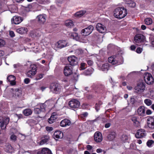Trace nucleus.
<instances>
[{
	"instance_id": "f704fd0d",
	"label": "nucleus",
	"mask_w": 154,
	"mask_h": 154,
	"mask_svg": "<svg viewBox=\"0 0 154 154\" xmlns=\"http://www.w3.org/2000/svg\"><path fill=\"white\" fill-rule=\"evenodd\" d=\"M144 103L147 106H150L152 104L151 100L148 99H146L144 100Z\"/></svg>"
},
{
	"instance_id": "1a4fd4ad",
	"label": "nucleus",
	"mask_w": 154,
	"mask_h": 154,
	"mask_svg": "<svg viewBox=\"0 0 154 154\" xmlns=\"http://www.w3.org/2000/svg\"><path fill=\"white\" fill-rule=\"evenodd\" d=\"M145 82L148 84H152L154 82V79L152 75L149 73H146L144 76Z\"/></svg>"
},
{
	"instance_id": "680f3d73",
	"label": "nucleus",
	"mask_w": 154,
	"mask_h": 154,
	"mask_svg": "<svg viewBox=\"0 0 154 154\" xmlns=\"http://www.w3.org/2000/svg\"><path fill=\"white\" fill-rule=\"evenodd\" d=\"M9 35L11 37H14L15 36V34L13 31H11L9 32Z\"/></svg>"
},
{
	"instance_id": "412c9836",
	"label": "nucleus",
	"mask_w": 154,
	"mask_h": 154,
	"mask_svg": "<svg viewBox=\"0 0 154 154\" xmlns=\"http://www.w3.org/2000/svg\"><path fill=\"white\" fill-rule=\"evenodd\" d=\"M42 140L40 142V145H42L47 143L50 139L49 136L48 135H44L41 138Z\"/></svg>"
},
{
	"instance_id": "6ab92c4d",
	"label": "nucleus",
	"mask_w": 154,
	"mask_h": 154,
	"mask_svg": "<svg viewBox=\"0 0 154 154\" xmlns=\"http://www.w3.org/2000/svg\"><path fill=\"white\" fill-rule=\"evenodd\" d=\"M63 133L60 131H55L53 135L54 137V139H61L63 137Z\"/></svg>"
},
{
	"instance_id": "393cba45",
	"label": "nucleus",
	"mask_w": 154,
	"mask_h": 154,
	"mask_svg": "<svg viewBox=\"0 0 154 154\" xmlns=\"http://www.w3.org/2000/svg\"><path fill=\"white\" fill-rule=\"evenodd\" d=\"M69 105L72 108H76L77 107V100H72L69 101Z\"/></svg>"
},
{
	"instance_id": "7ed1b4c3",
	"label": "nucleus",
	"mask_w": 154,
	"mask_h": 154,
	"mask_svg": "<svg viewBox=\"0 0 154 154\" xmlns=\"http://www.w3.org/2000/svg\"><path fill=\"white\" fill-rule=\"evenodd\" d=\"M145 84L142 81L139 82L135 87L134 89L136 92L140 94L143 92L145 90Z\"/></svg>"
},
{
	"instance_id": "864d4df0",
	"label": "nucleus",
	"mask_w": 154,
	"mask_h": 154,
	"mask_svg": "<svg viewBox=\"0 0 154 154\" xmlns=\"http://www.w3.org/2000/svg\"><path fill=\"white\" fill-rule=\"evenodd\" d=\"M134 125L136 127H139L140 126V122L138 120L133 123Z\"/></svg>"
},
{
	"instance_id": "bf43d9fd",
	"label": "nucleus",
	"mask_w": 154,
	"mask_h": 154,
	"mask_svg": "<svg viewBox=\"0 0 154 154\" xmlns=\"http://www.w3.org/2000/svg\"><path fill=\"white\" fill-rule=\"evenodd\" d=\"M131 120L133 122V123L137 121V118L136 116H133L131 118Z\"/></svg>"
},
{
	"instance_id": "a878e982",
	"label": "nucleus",
	"mask_w": 154,
	"mask_h": 154,
	"mask_svg": "<svg viewBox=\"0 0 154 154\" xmlns=\"http://www.w3.org/2000/svg\"><path fill=\"white\" fill-rule=\"evenodd\" d=\"M39 31L37 30L31 31L30 33V35L32 38L39 36H40Z\"/></svg>"
},
{
	"instance_id": "052dcab7",
	"label": "nucleus",
	"mask_w": 154,
	"mask_h": 154,
	"mask_svg": "<svg viewBox=\"0 0 154 154\" xmlns=\"http://www.w3.org/2000/svg\"><path fill=\"white\" fill-rule=\"evenodd\" d=\"M100 105L97 103H96L95 106V109L97 112H98L100 109Z\"/></svg>"
},
{
	"instance_id": "f03ea898",
	"label": "nucleus",
	"mask_w": 154,
	"mask_h": 154,
	"mask_svg": "<svg viewBox=\"0 0 154 154\" xmlns=\"http://www.w3.org/2000/svg\"><path fill=\"white\" fill-rule=\"evenodd\" d=\"M49 88L51 91L55 94L59 93L61 91L60 85L56 82H53L51 83L50 85Z\"/></svg>"
},
{
	"instance_id": "49530a36",
	"label": "nucleus",
	"mask_w": 154,
	"mask_h": 154,
	"mask_svg": "<svg viewBox=\"0 0 154 154\" xmlns=\"http://www.w3.org/2000/svg\"><path fill=\"white\" fill-rule=\"evenodd\" d=\"M38 108L41 109L42 112H44L45 111V106L44 104H41Z\"/></svg>"
},
{
	"instance_id": "774afa93",
	"label": "nucleus",
	"mask_w": 154,
	"mask_h": 154,
	"mask_svg": "<svg viewBox=\"0 0 154 154\" xmlns=\"http://www.w3.org/2000/svg\"><path fill=\"white\" fill-rule=\"evenodd\" d=\"M87 63L90 66H91L93 63V62L91 60H88L87 61Z\"/></svg>"
},
{
	"instance_id": "bb28decb",
	"label": "nucleus",
	"mask_w": 154,
	"mask_h": 154,
	"mask_svg": "<svg viewBox=\"0 0 154 154\" xmlns=\"http://www.w3.org/2000/svg\"><path fill=\"white\" fill-rule=\"evenodd\" d=\"M27 31V29L25 27H21L17 29V32L21 34H26Z\"/></svg>"
},
{
	"instance_id": "72a5a7b5",
	"label": "nucleus",
	"mask_w": 154,
	"mask_h": 154,
	"mask_svg": "<svg viewBox=\"0 0 154 154\" xmlns=\"http://www.w3.org/2000/svg\"><path fill=\"white\" fill-rule=\"evenodd\" d=\"M145 22L146 24L150 25L152 23V19L150 18H147L145 19Z\"/></svg>"
},
{
	"instance_id": "0eeeda50",
	"label": "nucleus",
	"mask_w": 154,
	"mask_h": 154,
	"mask_svg": "<svg viewBox=\"0 0 154 154\" xmlns=\"http://www.w3.org/2000/svg\"><path fill=\"white\" fill-rule=\"evenodd\" d=\"M134 40L135 43L138 45V44L141 43L145 41V37L142 35L137 34L135 36Z\"/></svg>"
},
{
	"instance_id": "2eb2a0df",
	"label": "nucleus",
	"mask_w": 154,
	"mask_h": 154,
	"mask_svg": "<svg viewBox=\"0 0 154 154\" xmlns=\"http://www.w3.org/2000/svg\"><path fill=\"white\" fill-rule=\"evenodd\" d=\"M23 20V18L20 17L15 16L11 19V21L15 24H18L20 23Z\"/></svg>"
},
{
	"instance_id": "79ce46f5",
	"label": "nucleus",
	"mask_w": 154,
	"mask_h": 154,
	"mask_svg": "<svg viewBox=\"0 0 154 154\" xmlns=\"http://www.w3.org/2000/svg\"><path fill=\"white\" fill-rule=\"evenodd\" d=\"M153 144H154V141L152 140H149L146 143V145L149 147H151Z\"/></svg>"
},
{
	"instance_id": "37998d69",
	"label": "nucleus",
	"mask_w": 154,
	"mask_h": 154,
	"mask_svg": "<svg viewBox=\"0 0 154 154\" xmlns=\"http://www.w3.org/2000/svg\"><path fill=\"white\" fill-rule=\"evenodd\" d=\"M10 138L11 140L15 142L17 140V137L14 134H13L10 136Z\"/></svg>"
},
{
	"instance_id": "f8f14e48",
	"label": "nucleus",
	"mask_w": 154,
	"mask_h": 154,
	"mask_svg": "<svg viewBox=\"0 0 154 154\" xmlns=\"http://www.w3.org/2000/svg\"><path fill=\"white\" fill-rule=\"evenodd\" d=\"M96 28L97 30L101 33H104L106 32V27L101 23H97L96 25Z\"/></svg>"
},
{
	"instance_id": "69168bd1",
	"label": "nucleus",
	"mask_w": 154,
	"mask_h": 154,
	"mask_svg": "<svg viewBox=\"0 0 154 154\" xmlns=\"http://www.w3.org/2000/svg\"><path fill=\"white\" fill-rule=\"evenodd\" d=\"M152 112L150 109H148L146 110V113L147 115H150L152 114Z\"/></svg>"
},
{
	"instance_id": "6e6d98bb",
	"label": "nucleus",
	"mask_w": 154,
	"mask_h": 154,
	"mask_svg": "<svg viewBox=\"0 0 154 154\" xmlns=\"http://www.w3.org/2000/svg\"><path fill=\"white\" fill-rule=\"evenodd\" d=\"M46 129L48 131L50 132L52 131L53 129L52 127L47 126L46 127Z\"/></svg>"
},
{
	"instance_id": "473e14b6",
	"label": "nucleus",
	"mask_w": 154,
	"mask_h": 154,
	"mask_svg": "<svg viewBox=\"0 0 154 154\" xmlns=\"http://www.w3.org/2000/svg\"><path fill=\"white\" fill-rule=\"evenodd\" d=\"M66 46V45H64L62 41H59L57 42V47L59 48H62Z\"/></svg>"
},
{
	"instance_id": "ea45409f",
	"label": "nucleus",
	"mask_w": 154,
	"mask_h": 154,
	"mask_svg": "<svg viewBox=\"0 0 154 154\" xmlns=\"http://www.w3.org/2000/svg\"><path fill=\"white\" fill-rule=\"evenodd\" d=\"M121 139L122 140L123 142H125L128 140V137L126 135L123 134L122 136Z\"/></svg>"
},
{
	"instance_id": "4be33fe9",
	"label": "nucleus",
	"mask_w": 154,
	"mask_h": 154,
	"mask_svg": "<svg viewBox=\"0 0 154 154\" xmlns=\"http://www.w3.org/2000/svg\"><path fill=\"white\" fill-rule=\"evenodd\" d=\"M106 90L105 86L102 84H99L96 91L98 93H102Z\"/></svg>"
},
{
	"instance_id": "f257e3e1",
	"label": "nucleus",
	"mask_w": 154,
	"mask_h": 154,
	"mask_svg": "<svg viewBox=\"0 0 154 154\" xmlns=\"http://www.w3.org/2000/svg\"><path fill=\"white\" fill-rule=\"evenodd\" d=\"M114 16L117 18L122 19L127 14V10L124 7H119L116 8L114 12Z\"/></svg>"
},
{
	"instance_id": "5fc2aeb1",
	"label": "nucleus",
	"mask_w": 154,
	"mask_h": 154,
	"mask_svg": "<svg viewBox=\"0 0 154 154\" xmlns=\"http://www.w3.org/2000/svg\"><path fill=\"white\" fill-rule=\"evenodd\" d=\"M52 117H50V118L48 119V123L50 124L53 123L55 122L54 119H52Z\"/></svg>"
},
{
	"instance_id": "4c0bfd02",
	"label": "nucleus",
	"mask_w": 154,
	"mask_h": 154,
	"mask_svg": "<svg viewBox=\"0 0 154 154\" xmlns=\"http://www.w3.org/2000/svg\"><path fill=\"white\" fill-rule=\"evenodd\" d=\"M57 116L58 115L57 113L55 112H54L52 113L51 117H52V119H53L54 121H55L56 120L57 118Z\"/></svg>"
},
{
	"instance_id": "a211bd4d",
	"label": "nucleus",
	"mask_w": 154,
	"mask_h": 154,
	"mask_svg": "<svg viewBox=\"0 0 154 154\" xmlns=\"http://www.w3.org/2000/svg\"><path fill=\"white\" fill-rule=\"evenodd\" d=\"M7 79L11 85L14 86L16 85V77L14 76L13 75H9Z\"/></svg>"
},
{
	"instance_id": "8fccbe9b",
	"label": "nucleus",
	"mask_w": 154,
	"mask_h": 154,
	"mask_svg": "<svg viewBox=\"0 0 154 154\" xmlns=\"http://www.w3.org/2000/svg\"><path fill=\"white\" fill-rule=\"evenodd\" d=\"M136 6V4L135 2H131L130 3H129V7L134 8Z\"/></svg>"
},
{
	"instance_id": "423d86ee",
	"label": "nucleus",
	"mask_w": 154,
	"mask_h": 154,
	"mask_svg": "<svg viewBox=\"0 0 154 154\" xmlns=\"http://www.w3.org/2000/svg\"><path fill=\"white\" fill-rule=\"evenodd\" d=\"M94 27L92 25L89 26L88 27L83 29L81 32V33L84 36H87L90 35L92 32Z\"/></svg>"
},
{
	"instance_id": "a19ab883",
	"label": "nucleus",
	"mask_w": 154,
	"mask_h": 154,
	"mask_svg": "<svg viewBox=\"0 0 154 154\" xmlns=\"http://www.w3.org/2000/svg\"><path fill=\"white\" fill-rule=\"evenodd\" d=\"M42 111L38 107H36L34 109V112L35 114H38L40 113Z\"/></svg>"
},
{
	"instance_id": "ddd939ff",
	"label": "nucleus",
	"mask_w": 154,
	"mask_h": 154,
	"mask_svg": "<svg viewBox=\"0 0 154 154\" xmlns=\"http://www.w3.org/2000/svg\"><path fill=\"white\" fill-rule=\"evenodd\" d=\"M94 140L96 142H100L103 139L101 133L99 132H95L94 135Z\"/></svg>"
},
{
	"instance_id": "a18cd8bd",
	"label": "nucleus",
	"mask_w": 154,
	"mask_h": 154,
	"mask_svg": "<svg viewBox=\"0 0 154 154\" xmlns=\"http://www.w3.org/2000/svg\"><path fill=\"white\" fill-rule=\"evenodd\" d=\"M71 38H73L77 40V33H73L71 34L70 36Z\"/></svg>"
},
{
	"instance_id": "6e6552de",
	"label": "nucleus",
	"mask_w": 154,
	"mask_h": 154,
	"mask_svg": "<svg viewBox=\"0 0 154 154\" xmlns=\"http://www.w3.org/2000/svg\"><path fill=\"white\" fill-rule=\"evenodd\" d=\"M10 119L6 118L3 119H0V126L2 130H5L7 125L9 123Z\"/></svg>"
},
{
	"instance_id": "c03bdc74",
	"label": "nucleus",
	"mask_w": 154,
	"mask_h": 154,
	"mask_svg": "<svg viewBox=\"0 0 154 154\" xmlns=\"http://www.w3.org/2000/svg\"><path fill=\"white\" fill-rule=\"evenodd\" d=\"M44 75V74L41 73L38 74L35 78V80H38L42 79L43 78Z\"/></svg>"
},
{
	"instance_id": "603ef678",
	"label": "nucleus",
	"mask_w": 154,
	"mask_h": 154,
	"mask_svg": "<svg viewBox=\"0 0 154 154\" xmlns=\"http://www.w3.org/2000/svg\"><path fill=\"white\" fill-rule=\"evenodd\" d=\"M47 0H39V2L41 4H46L47 3Z\"/></svg>"
},
{
	"instance_id": "e2e57ef3",
	"label": "nucleus",
	"mask_w": 154,
	"mask_h": 154,
	"mask_svg": "<svg viewBox=\"0 0 154 154\" xmlns=\"http://www.w3.org/2000/svg\"><path fill=\"white\" fill-rule=\"evenodd\" d=\"M142 49L140 48H138L136 50V52L137 53L140 54L142 51Z\"/></svg>"
},
{
	"instance_id": "3c124183",
	"label": "nucleus",
	"mask_w": 154,
	"mask_h": 154,
	"mask_svg": "<svg viewBox=\"0 0 154 154\" xmlns=\"http://www.w3.org/2000/svg\"><path fill=\"white\" fill-rule=\"evenodd\" d=\"M85 63H82L81 64V66L80 67V70H82L85 69Z\"/></svg>"
},
{
	"instance_id": "de8ad7c7",
	"label": "nucleus",
	"mask_w": 154,
	"mask_h": 154,
	"mask_svg": "<svg viewBox=\"0 0 154 154\" xmlns=\"http://www.w3.org/2000/svg\"><path fill=\"white\" fill-rule=\"evenodd\" d=\"M5 44V41L2 39H0V48L3 47Z\"/></svg>"
},
{
	"instance_id": "4d7b16f0",
	"label": "nucleus",
	"mask_w": 154,
	"mask_h": 154,
	"mask_svg": "<svg viewBox=\"0 0 154 154\" xmlns=\"http://www.w3.org/2000/svg\"><path fill=\"white\" fill-rule=\"evenodd\" d=\"M30 82V79L29 78H25L24 80V82L26 84H29Z\"/></svg>"
},
{
	"instance_id": "338daca9",
	"label": "nucleus",
	"mask_w": 154,
	"mask_h": 154,
	"mask_svg": "<svg viewBox=\"0 0 154 154\" xmlns=\"http://www.w3.org/2000/svg\"><path fill=\"white\" fill-rule=\"evenodd\" d=\"M111 125V124L108 123L105 124V127L106 128H108L110 127Z\"/></svg>"
},
{
	"instance_id": "aec40b11",
	"label": "nucleus",
	"mask_w": 154,
	"mask_h": 154,
	"mask_svg": "<svg viewBox=\"0 0 154 154\" xmlns=\"http://www.w3.org/2000/svg\"><path fill=\"white\" fill-rule=\"evenodd\" d=\"M137 112L139 116H143L146 115L145 107L143 106H141L139 107L138 109Z\"/></svg>"
},
{
	"instance_id": "f3484780",
	"label": "nucleus",
	"mask_w": 154,
	"mask_h": 154,
	"mask_svg": "<svg viewBox=\"0 0 154 154\" xmlns=\"http://www.w3.org/2000/svg\"><path fill=\"white\" fill-rule=\"evenodd\" d=\"M108 61L109 63L113 65L119 64L118 62V58L115 56L109 57L108 58Z\"/></svg>"
},
{
	"instance_id": "09e8293b",
	"label": "nucleus",
	"mask_w": 154,
	"mask_h": 154,
	"mask_svg": "<svg viewBox=\"0 0 154 154\" xmlns=\"http://www.w3.org/2000/svg\"><path fill=\"white\" fill-rule=\"evenodd\" d=\"M150 97L152 99H154V91H149Z\"/></svg>"
},
{
	"instance_id": "dca6fc26",
	"label": "nucleus",
	"mask_w": 154,
	"mask_h": 154,
	"mask_svg": "<svg viewBox=\"0 0 154 154\" xmlns=\"http://www.w3.org/2000/svg\"><path fill=\"white\" fill-rule=\"evenodd\" d=\"M77 58L74 56H71L68 57L67 60L69 62L70 65L75 66L77 64V61H76Z\"/></svg>"
},
{
	"instance_id": "13d9d810",
	"label": "nucleus",
	"mask_w": 154,
	"mask_h": 154,
	"mask_svg": "<svg viewBox=\"0 0 154 154\" xmlns=\"http://www.w3.org/2000/svg\"><path fill=\"white\" fill-rule=\"evenodd\" d=\"M96 152L98 153H100L103 152L104 153H105V150H103L101 149H97L96 150Z\"/></svg>"
},
{
	"instance_id": "58836bf2",
	"label": "nucleus",
	"mask_w": 154,
	"mask_h": 154,
	"mask_svg": "<svg viewBox=\"0 0 154 154\" xmlns=\"http://www.w3.org/2000/svg\"><path fill=\"white\" fill-rule=\"evenodd\" d=\"M86 11H78V17H82L85 13Z\"/></svg>"
},
{
	"instance_id": "4468645a",
	"label": "nucleus",
	"mask_w": 154,
	"mask_h": 154,
	"mask_svg": "<svg viewBox=\"0 0 154 154\" xmlns=\"http://www.w3.org/2000/svg\"><path fill=\"white\" fill-rule=\"evenodd\" d=\"M147 123L148 127L151 129H154V118L149 117L147 119Z\"/></svg>"
},
{
	"instance_id": "7c9ffc66",
	"label": "nucleus",
	"mask_w": 154,
	"mask_h": 154,
	"mask_svg": "<svg viewBox=\"0 0 154 154\" xmlns=\"http://www.w3.org/2000/svg\"><path fill=\"white\" fill-rule=\"evenodd\" d=\"M23 113L25 116H28L32 114V111L30 109H26L23 111Z\"/></svg>"
},
{
	"instance_id": "c85d7f7f",
	"label": "nucleus",
	"mask_w": 154,
	"mask_h": 154,
	"mask_svg": "<svg viewBox=\"0 0 154 154\" xmlns=\"http://www.w3.org/2000/svg\"><path fill=\"white\" fill-rule=\"evenodd\" d=\"M109 65L107 63L103 64L101 68L102 71L105 72H107L109 70Z\"/></svg>"
},
{
	"instance_id": "2f4dec72",
	"label": "nucleus",
	"mask_w": 154,
	"mask_h": 154,
	"mask_svg": "<svg viewBox=\"0 0 154 154\" xmlns=\"http://www.w3.org/2000/svg\"><path fill=\"white\" fill-rule=\"evenodd\" d=\"M42 154H52L50 150L46 148L42 149Z\"/></svg>"
},
{
	"instance_id": "39448f33",
	"label": "nucleus",
	"mask_w": 154,
	"mask_h": 154,
	"mask_svg": "<svg viewBox=\"0 0 154 154\" xmlns=\"http://www.w3.org/2000/svg\"><path fill=\"white\" fill-rule=\"evenodd\" d=\"M31 69L27 72L26 75L29 77L32 78L36 73L37 66L35 65H31Z\"/></svg>"
},
{
	"instance_id": "20e7f679",
	"label": "nucleus",
	"mask_w": 154,
	"mask_h": 154,
	"mask_svg": "<svg viewBox=\"0 0 154 154\" xmlns=\"http://www.w3.org/2000/svg\"><path fill=\"white\" fill-rule=\"evenodd\" d=\"M10 92L12 95L13 97L15 98L20 97L22 94L21 88H16L15 89L14 88H11L10 90Z\"/></svg>"
},
{
	"instance_id": "cd10ccee",
	"label": "nucleus",
	"mask_w": 154,
	"mask_h": 154,
	"mask_svg": "<svg viewBox=\"0 0 154 154\" xmlns=\"http://www.w3.org/2000/svg\"><path fill=\"white\" fill-rule=\"evenodd\" d=\"M116 137V133L114 132H111L108 135L107 137L108 140L111 141L113 140Z\"/></svg>"
},
{
	"instance_id": "e433bc0d",
	"label": "nucleus",
	"mask_w": 154,
	"mask_h": 154,
	"mask_svg": "<svg viewBox=\"0 0 154 154\" xmlns=\"http://www.w3.org/2000/svg\"><path fill=\"white\" fill-rule=\"evenodd\" d=\"M98 120H101L103 122H107V120L106 119L104 118L101 117L100 116H99L96 119L94 120V121H96Z\"/></svg>"
},
{
	"instance_id": "b1692460",
	"label": "nucleus",
	"mask_w": 154,
	"mask_h": 154,
	"mask_svg": "<svg viewBox=\"0 0 154 154\" xmlns=\"http://www.w3.org/2000/svg\"><path fill=\"white\" fill-rule=\"evenodd\" d=\"M71 124V122L67 119H64L62 120L60 122V125L62 127H64L67 125H69Z\"/></svg>"
},
{
	"instance_id": "9b49d317",
	"label": "nucleus",
	"mask_w": 154,
	"mask_h": 154,
	"mask_svg": "<svg viewBox=\"0 0 154 154\" xmlns=\"http://www.w3.org/2000/svg\"><path fill=\"white\" fill-rule=\"evenodd\" d=\"M72 68L71 66H66L64 69V73L66 76H68L72 73Z\"/></svg>"
},
{
	"instance_id": "5701e85b",
	"label": "nucleus",
	"mask_w": 154,
	"mask_h": 154,
	"mask_svg": "<svg viewBox=\"0 0 154 154\" xmlns=\"http://www.w3.org/2000/svg\"><path fill=\"white\" fill-rule=\"evenodd\" d=\"M38 21L39 23H44L46 20V16L44 14L40 15L37 17Z\"/></svg>"
},
{
	"instance_id": "c9c22d12",
	"label": "nucleus",
	"mask_w": 154,
	"mask_h": 154,
	"mask_svg": "<svg viewBox=\"0 0 154 154\" xmlns=\"http://www.w3.org/2000/svg\"><path fill=\"white\" fill-rule=\"evenodd\" d=\"M78 41L84 43H86L87 42L88 40L85 37H83L81 38H79L78 39Z\"/></svg>"
},
{
	"instance_id": "9d476101",
	"label": "nucleus",
	"mask_w": 154,
	"mask_h": 154,
	"mask_svg": "<svg viewBox=\"0 0 154 154\" xmlns=\"http://www.w3.org/2000/svg\"><path fill=\"white\" fill-rule=\"evenodd\" d=\"M146 135V131L144 129H140L137 130L135 134L137 138H140L145 137Z\"/></svg>"
},
{
	"instance_id": "0e129e2a",
	"label": "nucleus",
	"mask_w": 154,
	"mask_h": 154,
	"mask_svg": "<svg viewBox=\"0 0 154 154\" xmlns=\"http://www.w3.org/2000/svg\"><path fill=\"white\" fill-rule=\"evenodd\" d=\"M88 114V113L87 112H84L81 115V117H86L87 116Z\"/></svg>"
},
{
	"instance_id": "c756f323",
	"label": "nucleus",
	"mask_w": 154,
	"mask_h": 154,
	"mask_svg": "<svg viewBox=\"0 0 154 154\" xmlns=\"http://www.w3.org/2000/svg\"><path fill=\"white\" fill-rule=\"evenodd\" d=\"M65 25L69 28H71L74 26L73 22L71 20H67L65 21Z\"/></svg>"
}]
</instances>
